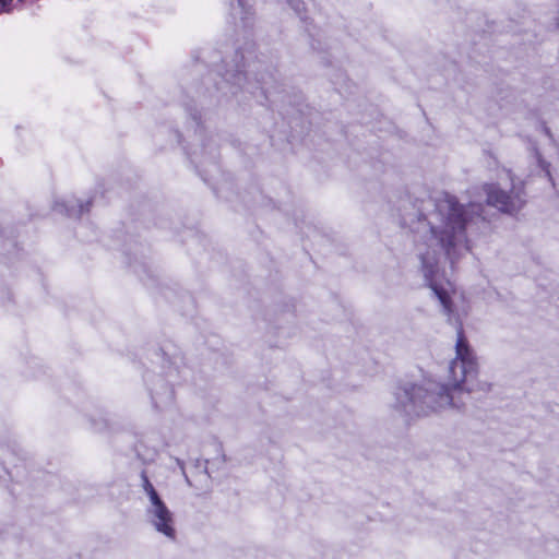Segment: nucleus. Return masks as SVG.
I'll use <instances>...</instances> for the list:
<instances>
[{"instance_id":"nucleus-1","label":"nucleus","mask_w":559,"mask_h":559,"mask_svg":"<svg viewBox=\"0 0 559 559\" xmlns=\"http://www.w3.org/2000/svg\"><path fill=\"white\" fill-rule=\"evenodd\" d=\"M466 211L456 198L443 193L435 203V212L428 222V230L417 242L416 249L421 263V272L427 285L439 299L444 314L456 329L455 358L449 366V381L447 384L433 381L427 386L411 385L400 388L396 400L400 407L409 416H425L430 412L454 405L452 391L489 390V385L475 383L478 365L464 334L463 324L455 318L451 294H454L453 284L439 273V261L445 255L451 264L454 263L462 250L468 251L466 238Z\"/></svg>"},{"instance_id":"nucleus-2","label":"nucleus","mask_w":559,"mask_h":559,"mask_svg":"<svg viewBox=\"0 0 559 559\" xmlns=\"http://www.w3.org/2000/svg\"><path fill=\"white\" fill-rule=\"evenodd\" d=\"M254 55V44L250 43L243 49H238L235 52L236 63L234 69H226L222 74V83L225 85L239 86L243 87L245 83H248V74L249 71H242L241 68L246 66L248 68L253 67L251 62V57Z\"/></svg>"},{"instance_id":"nucleus-3","label":"nucleus","mask_w":559,"mask_h":559,"mask_svg":"<svg viewBox=\"0 0 559 559\" xmlns=\"http://www.w3.org/2000/svg\"><path fill=\"white\" fill-rule=\"evenodd\" d=\"M484 191L487 195V203L491 206L497 207L499 211L503 213H513L519 211L524 201L521 199L519 194L511 195L503 190H501L495 183H487L484 186Z\"/></svg>"},{"instance_id":"nucleus-4","label":"nucleus","mask_w":559,"mask_h":559,"mask_svg":"<svg viewBox=\"0 0 559 559\" xmlns=\"http://www.w3.org/2000/svg\"><path fill=\"white\" fill-rule=\"evenodd\" d=\"M147 515L156 531L163 533L169 538L175 537L173 514L159 497L151 500V506L147 509Z\"/></svg>"},{"instance_id":"nucleus-5","label":"nucleus","mask_w":559,"mask_h":559,"mask_svg":"<svg viewBox=\"0 0 559 559\" xmlns=\"http://www.w3.org/2000/svg\"><path fill=\"white\" fill-rule=\"evenodd\" d=\"M91 203L86 202L83 204L76 200L57 201L55 203V211L58 213L66 214L67 216H81L85 211H88Z\"/></svg>"},{"instance_id":"nucleus-6","label":"nucleus","mask_w":559,"mask_h":559,"mask_svg":"<svg viewBox=\"0 0 559 559\" xmlns=\"http://www.w3.org/2000/svg\"><path fill=\"white\" fill-rule=\"evenodd\" d=\"M251 7L248 4L247 0H237V7H233V11L235 14H239L241 21L246 24V21L249 19L251 14Z\"/></svg>"},{"instance_id":"nucleus-7","label":"nucleus","mask_w":559,"mask_h":559,"mask_svg":"<svg viewBox=\"0 0 559 559\" xmlns=\"http://www.w3.org/2000/svg\"><path fill=\"white\" fill-rule=\"evenodd\" d=\"M141 477H142V481H143V488H144L145 492L147 493L150 501L153 499H157V497H159V496H158L157 491L155 490V488L153 487V485L151 484L145 472H142Z\"/></svg>"},{"instance_id":"nucleus-8","label":"nucleus","mask_w":559,"mask_h":559,"mask_svg":"<svg viewBox=\"0 0 559 559\" xmlns=\"http://www.w3.org/2000/svg\"><path fill=\"white\" fill-rule=\"evenodd\" d=\"M289 5L295 10V12L300 16L301 20H304L302 12L305 11V4L304 2L299 0H287Z\"/></svg>"},{"instance_id":"nucleus-9","label":"nucleus","mask_w":559,"mask_h":559,"mask_svg":"<svg viewBox=\"0 0 559 559\" xmlns=\"http://www.w3.org/2000/svg\"><path fill=\"white\" fill-rule=\"evenodd\" d=\"M13 0H0V14L4 12H10L12 8Z\"/></svg>"},{"instance_id":"nucleus-10","label":"nucleus","mask_w":559,"mask_h":559,"mask_svg":"<svg viewBox=\"0 0 559 559\" xmlns=\"http://www.w3.org/2000/svg\"><path fill=\"white\" fill-rule=\"evenodd\" d=\"M165 390H166V392H167V400H168L169 402H171V401H173V399H174V392H173V390H171V389H169L168 386H165Z\"/></svg>"},{"instance_id":"nucleus-11","label":"nucleus","mask_w":559,"mask_h":559,"mask_svg":"<svg viewBox=\"0 0 559 559\" xmlns=\"http://www.w3.org/2000/svg\"><path fill=\"white\" fill-rule=\"evenodd\" d=\"M258 81L261 83V91H262V93L266 94L267 90L264 86L265 85L264 80L263 79H259Z\"/></svg>"},{"instance_id":"nucleus-12","label":"nucleus","mask_w":559,"mask_h":559,"mask_svg":"<svg viewBox=\"0 0 559 559\" xmlns=\"http://www.w3.org/2000/svg\"><path fill=\"white\" fill-rule=\"evenodd\" d=\"M151 397H152V402H153V404H154L156 407H158V406H159V404H158V403H159V402H158V399H157L154 394H152V396H151Z\"/></svg>"},{"instance_id":"nucleus-13","label":"nucleus","mask_w":559,"mask_h":559,"mask_svg":"<svg viewBox=\"0 0 559 559\" xmlns=\"http://www.w3.org/2000/svg\"><path fill=\"white\" fill-rule=\"evenodd\" d=\"M543 129L546 132V134L550 135L549 129L547 127L544 126Z\"/></svg>"},{"instance_id":"nucleus-14","label":"nucleus","mask_w":559,"mask_h":559,"mask_svg":"<svg viewBox=\"0 0 559 559\" xmlns=\"http://www.w3.org/2000/svg\"><path fill=\"white\" fill-rule=\"evenodd\" d=\"M191 116H192L193 120H195V121H198L200 119V117L197 115H191Z\"/></svg>"},{"instance_id":"nucleus-15","label":"nucleus","mask_w":559,"mask_h":559,"mask_svg":"<svg viewBox=\"0 0 559 559\" xmlns=\"http://www.w3.org/2000/svg\"><path fill=\"white\" fill-rule=\"evenodd\" d=\"M217 90H223L224 87L221 86L218 83H217V86H216Z\"/></svg>"},{"instance_id":"nucleus-16","label":"nucleus","mask_w":559,"mask_h":559,"mask_svg":"<svg viewBox=\"0 0 559 559\" xmlns=\"http://www.w3.org/2000/svg\"><path fill=\"white\" fill-rule=\"evenodd\" d=\"M421 218H425L423 214H419V221H421Z\"/></svg>"}]
</instances>
